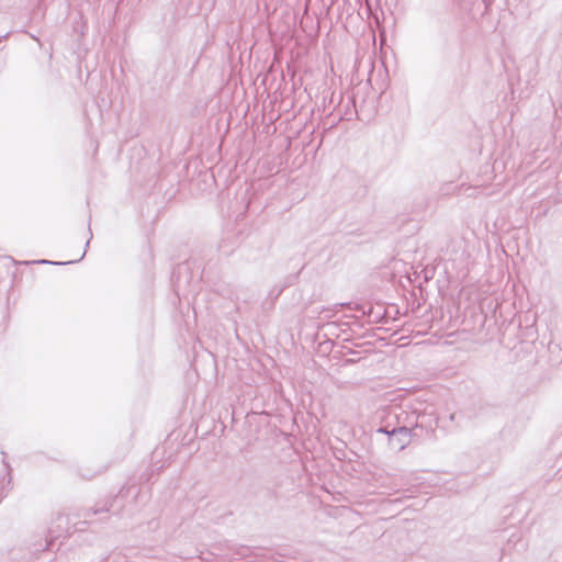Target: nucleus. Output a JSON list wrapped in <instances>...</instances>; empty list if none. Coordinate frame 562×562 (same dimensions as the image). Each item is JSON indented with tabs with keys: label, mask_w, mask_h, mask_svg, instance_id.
I'll list each match as a JSON object with an SVG mask.
<instances>
[{
	"label": "nucleus",
	"mask_w": 562,
	"mask_h": 562,
	"mask_svg": "<svg viewBox=\"0 0 562 562\" xmlns=\"http://www.w3.org/2000/svg\"><path fill=\"white\" fill-rule=\"evenodd\" d=\"M414 429L404 424L400 427H393L389 445L397 450L405 449L412 440Z\"/></svg>",
	"instance_id": "nucleus-1"
},
{
	"label": "nucleus",
	"mask_w": 562,
	"mask_h": 562,
	"mask_svg": "<svg viewBox=\"0 0 562 562\" xmlns=\"http://www.w3.org/2000/svg\"><path fill=\"white\" fill-rule=\"evenodd\" d=\"M381 422L384 424L390 423L391 428L400 427L404 424H407V413L404 411L396 413L393 409L384 411L383 416L381 417Z\"/></svg>",
	"instance_id": "nucleus-2"
},
{
	"label": "nucleus",
	"mask_w": 562,
	"mask_h": 562,
	"mask_svg": "<svg viewBox=\"0 0 562 562\" xmlns=\"http://www.w3.org/2000/svg\"><path fill=\"white\" fill-rule=\"evenodd\" d=\"M108 510H109L108 505H104L103 507L85 509L80 516H82L85 519H87V518L91 517L92 515H97V514L108 512Z\"/></svg>",
	"instance_id": "nucleus-3"
},
{
	"label": "nucleus",
	"mask_w": 562,
	"mask_h": 562,
	"mask_svg": "<svg viewBox=\"0 0 562 562\" xmlns=\"http://www.w3.org/2000/svg\"><path fill=\"white\" fill-rule=\"evenodd\" d=\"M391 430H392L391 424L387 423V424H384V425L380 426L376 429V432L386 435L387 439L390 440L391 439Z\"/></svg>",
	"instance_id": "nucleus-4"
},
{
	"label": "nucleus",
	"mask_w": 562,
	"mask_h": 562,
	"mask_svg": "<svg viewBox=\"0 0 562 562\" xmlns=\"http://www.w3.org/2000/svg\"><path fill=\"white\" fill-rule=\"evenodd\" d=\"M518 542H521V533L519 531H515L508 539L507 546L510 543L517 544Z\"/></svg>",
	"instance_id": "nucleus-5"
},
{
	"label": "nucleus",
	"mask_w": 562,
	"mask_h": 562,
	"mask_svg": "<svg viewBox=\"0 0 562 562\" xmlns=\"http://www.w3.org/2000/svg\"><path fill=\"white\" fill-rule=\"evenodd\" d=\"M33 263H38V265H56L57 262H53V261H49V260H46V259H41V260H36V261H32Z\"/></svg>",
	"instance_id": "nucleus-6"
},
{
	"label": "nucleus",
	"mask_w": 562,
	"mask_h": 562,
	"mask_svg": "<svg viewBox=\"0 0 562 562\" xmlns=\"http://www.w3.org/2000/svg\"><path fill=\"white\" fill-rule=\"evenodd\" d=\"M85 256H86V252H82L80 256V259H83Z\"/></svg>",
	"instance_id": "nucleus-7"
},
{
	"label": "nucleus",
	"mask_w": 562,
	"mask_h": 562,
	"mask_svg": "<svg viewBox=\"0 0 562 562\" xmlns=\"http://www.w3.org/2000/svg\"><path fill=\"white\" fill-rule=\"evenodd\" d=\"M85 256H86V252H82L80 256V259H83Z\"/></svg>",
	"instance_id": "nucleus-8"
},
{
	"label": "nucleus",
	"mask_w": 562,
	"mask_h": 562,
	"mask_svg": "<svg viewBox=\"0 0 562 562\" xmlns=\"http://www.w3.org/2000/svg\"><path fill=\"white\" fill-rule=\"evenodd\" d=\"M85 256H86V252H82L80 256V259H83Z\"/></svg>",
	"instance_id": "nucleus-9"
},
{
	"label": "nucleus",
	"mask_w": 562,
	"mask_h": 562,
	"mask_svg": "<svg viewBox=\"0 0 562 562\" xmlns=\"http://www.w3.org/2000/svg\"><path fill=\"white\" fill-rule=\"evenodd\" d=\"M7 36H8V35H4V36H3V38H4V37H7ZM1 41H2V37L0 36V42H1Z\"/></svg>",
	"instance_id": "nucleus-10"
}]
</instances>
